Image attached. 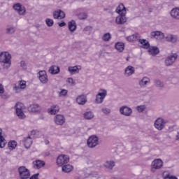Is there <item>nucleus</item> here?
I'll list each match as a JSON object with an SVG mask.
<instances>
[{"instance_id": "obj_33", "label": "nucleus", "mask_w": 179, "mask_h": 179, "mask_svg": "<svg viewBox=\"0 0 179 179\" xmlns=\"http://www.w3.org/2000/svg\"><path fill=\"white\" fill-rule=\"evenodd\" d=\"M138 42L140 43V44L142 45L143 48H145L146 50H148V48L150 47L149 41H148L146 39H138Z\"/></svg>"}, {"instance_id": "obj_11", "label": "nucleus", "mask_w": 179, "mask_h": 179, "mask_svg": "<svg viewBox=\"0 0 179 179\" xmlns=\"http://www.w3.org/2000/svg\"><path fill=\"white\" fill-rule=\"evenodd\" d=\"M38 79L43 85L48 83V76H47V72H45V71H40L38 72Z\"/></svg>"}, {"instance_id": "obj_15", "label": "nucleus", "mask_w": 179, "mask_h": 179, "mask_svg": "<svg viewBox=\"0 0 179 179\" xmlns=\"http://www.w3.org/2000/svg\"><path fill=\"white\" fill-rule=\"evenodd\" d=\"M152 169H155V170H159L163 167V161L160 159H155L152 162Z\"/></svg>"}, {"instance_id": "obj_19", "label": "nucleus", "mask_w": 179, "mask_h": 179, "mask_svg": "<svg viewBox=\"0 0 179 179\" xmlns=\"http://www.w3.org/2000/svg\"><path fill=\"white\" fill-rule=\"evenodd\" d=\"M32 164L34 169H37L38 170L41 169V167H44V166H45V162H44V161L37 159L36 161H34Z\"/></svg>"}, {"instance_id": "obj_48", "label": "nucleus", "mask_w": 179, "mask_h": 179, "mask_svg": "<svg viewBox=\"0 0 179 179\" xmlns=\"http://www.w3.org/2000/svg\"><path fill=\"white\" fill-rule=\"evenodd\" d=\"M59 19H64L65 17V13L62 10H59Z\"/></svg>"}, {"instance_id": "obj_38", "label": "nucleus", "mask_w": 179, "mask_h": 179, "mask_svg": "<svg viewBox=\"0 0 179 179\" xmlns=\"http://www.w3.org/2000/svg\"><path fill=\"white\" fill-rule=\"evenodd\" d=\"M17 146V143L15 141L8 142V149L13 150Z\"/></svg>"}, {"instance_id": "obj_26", "label": "nucleus", "mask_w": 179, "mask_h": 179, "mask_svg": "<svg viewBox=\"0 0 179 179\" xmlns=\"http://www.w3.org/2000/svg\"><path fill=\"white\" fill-rule=\"evenodd\" d=\"M60 69L58 66H51L48 70V72L51 73L52 75H58V73L59 72Z\"/></svg>"}, {"instance_id": "obj_47", "label": "nucleus", "mask_w": 179, "mask_h": 179, "mask_svg": "<svg viewBox=\"0 0 179 179\" xmlns=\"http://www.w3.org/2000/svg\"><path fill=\"white\" fill-rule=\"evenodd\" d=\"M20 66L22 68V69H27V65L26 64V62L21 61L20 62Z\"/></svg>"}, {"instance_id": "obj_5", "label": "nucleus", "mask_w": 179, "mask_h": 179, "mask_svg": "<svg viewBox=\"0 0 179 179\" xmlns=\"http://www.w3.org/2000/svg\"><path fill=\"white\" fill-rule=\"evenodd\" d=\"M166 124H167V120L159 117L155 121L154 126L158 131H162V129H164Z\"/></svg>"}, {"instance_id": "obj_58", "label": "nucleus", "mask_w": 179, "mask_h": 179, "mask_svg": "<svg viewBox=\"0 0 179 179\" xmlns=\"http://www.w3.org/2000/svg\"><path fill=\"white\" fill-rule=\"evenodd\" d=\"M0 138H3V136H2V129H0Z\"/></svg>"}, {"instance_id": "obj_16", "label": "nucleus", "mask_w": 179, "mask_h": 179, "mask_svg": "<svg viewBox=\"0 0 179 179\" xmlns=\"http://www.w3.org/2000/svg\"><path fill=\"white\" fill-rule=\"evenodd\" d=\"M76 102L80 106H85V104H86V103H87V97L85 94L79 95L76 98Z\"/></svg>"}, {"instance_id": "obj_20", "label": "nucleus", "mask_w": 179, "mask_h": 179, "mask_svg": "<svg viewBox=\"0 0 179 179\" xmlns=\"http://www.w3.org/2000/svg\"><path fill=\"white\" fill-rule=\"evenodd\" d=\"M135 73V68L132 66H128L124 70V76H131Z\"/></svg>"}, {"instance_id": "obj_45", "label": "nucleus", "mask_w": 179, "mask_h": 179, "mask_svg": "<svg viewBox=\"0 0 179 179\" xmlns=\"http://www.w3.org/2000/svg\"><path fill=\"white\" fill-rule=\"evenodd\" d=\"M6 145V141L5 140V138L0 137V148H1V149H3V148H5Z\"/></svg>"}, {"instance_id": "obj_6", "label": "nucleus", "mask_w": 179, "mask_h": 179, "mask_svg": "<svg viewBox=\"0 0 179 179\" xmlns=\"http://www.w3.org/2000/svg\"><path fill=\"white\" fill-rule=\"evenodd\" d=\"M107 96V90H100V92H99L96 95L95 103L96 104H101L103 101H104V99Z\"/></svg>"}, {"instance_id": "obj_30", "label": "nucleus", "mask_w": 179, "mask_h": 179, "mask_svg": "<svg viewBox=\"0 0 179 179\" xmlns=\"http://www.w3.org/2000/svg\"><path fill=\"white\" fill-rule=\"evenodd\" d=\"M150 83V79L148 77H143L138 83L139 86L141 87H144V86H146L148 83Z\"/></svg>"}, {"instance_id": "obj_55", "label": "nucleus", "mask_w": 179, "mask_h": 179, "mask_svg": "<svg viewBox=\"0 0 179 179\" xmlns=\"http://www.w3.org/2000/svg\"><path fill=\"white\" fill-rule=\"evenodd\" d=\"M59 27H64V26H66V23L64 22L59 24Z\"/></svg>"}, {"instance_id": "obj_44", "label": "nucleus", "mask_w": 179, "mask_h": 179, "mask_svg": "<svg viewBox=\"0 0 179 179\" xmlns=\"http://www.w3.org/2000/svg\"><path fill=\"white\" fill-rule=\"evenodd\" d=\"M136 110H137L138 113H143V111H145L146 110V106H145V105L138 106L136 107Z\"/></svg>"}, {"instance_id": "obj_4", "label": "nucleus", "mask_w": 179, "mask_h": 179, "mask_svg": "<svg viewBox=\"0 0 179 179\" xmlns=\"http://www.w3.org/2000/svg\"><path fill=\"white\" fill-rule=\"evenodd\" d=\"M10 58H12V56L8 52H1L0 54V62L3 64H8L9 66H10L12 64Z\"/></svg>"}, {"instance_id": "obj_25", "label": "nucleus", "mask_w": 179, "mask_h": 179, "mask_svg": "<svg viewBox=\"0 0 179 179\" xmlns=\"http://www.w3.org/2000/svg\"><path fill=\"white\" fill-rule=\"evenodd\" d=\"M115 48L119 52H122V51H124V50H125V43H124L122 42H117L115 44Z\"/></svg>"}, {"instance_id": "obj_37", "label": "nucleus", "mask_w": 179, "mask_h": 179, "mask_svg": "<svg viewBox=\"0 0 179 179\" xmlns=\"http://www.w3.org/2000/svg\"><path fill=\"white\" fill-rule=\"evenodd\" d=\"M16 31V28L13 26H8L6 28V34H13Z\"/></svg>"}, {"instance_id": "obj_17", "label": "nucleus", "mask_w": 179, "mask_h": 179, "mask_svg": "<svg viewBox=\"0 0 179 179\" xmlns=\"http://www.w3.org/2000/svg\"><path fill=\"white\" fill-rule=\"evenodd\" d=\"M41 110V107L37 103L31 104L28 107V111L29 113H38Z\"/></svg>"}, {"instance_id": "obj_52", "label": "nucleus", "mask_w": 179, "mask_h": 179, "mask_svg": "<svg viewBox=\"0 0 179 179\" xmlns=\"http://www.w3.org/2000/svg\"><path fill=\"white\" fill-rule=\"evenodd\" d=\"M38 176H39V173H36L32 176H31L29 179H38Z\"/></svg>"}, {"instance_id": "obj_40", "label": "nucleus", "mask_w": 179, "mask_h": 179, "mask_svg": "<svg viewBox=\"0 0 179 179\" xmlns=\"http://www.w3.org/2000/svg\"><path fill=\"white\" fill-rule=\"evenodd\" d=\"M154 83L157 87H159L161 89L164 87V83H163V82L160 81L159 80H155Z\"/></svg>"}, {"instance_id": "obj_3", "label": "nucleus", "mask_w": 179, "mask_h": 179, "mask_svg": "<svg viewBox=\"0 0 179 179\" xmlns=\"http://www.w3.org/2000/svg\"><path fill=\"white\" fill-rule=\"evenodd\" d=\"M18 173L20 179H28L30 178V171L26 166H20L18 168Z\"/></svg>"}, {"instance_id": "obj_53", "label": "nucleus", "mask_w": 179, "mask_h": 179, "mask_svg": "<svg viewBox=\"0 0 179 179\" xmlns=\"http://www.w3.org/2000/svg\"><path fill=\"white\" fill-rule=\"evenodd\" d=\"M165 179H178V178H177V177L176 176H171L170 175H167L165 177Z\"/></svg>"}, {"instance_id": "obj_2", "label": "nucleus", "mask_w": 179, "mask_h": 179, "mask_svg": "<svg viewBox=\"0 0 179 179\" xmlns=\"http://www.w3.org/2000/svg\"><path fill=\"white\" fill-rule=\"evenodd\" d=\"M24 107V105L20 102H17L15 106V108L16 110V114L17 117L21 120L26 118V115H24V113H23Z\"/></svg>"}, {"instance_id": "obj_31", "label": "nucleus", "mask_w": 179, "mask_h": 179, "mask_svg": "<svg viewBox=\"0 0 179 179\" xmlns=\"http://www.w3.org/2000/svg\"><path fill=\"white\" fill-rule=\"evenodd\" d=\"M115 166V162H114V161H106L103 164V166L106 167V169H108V170H113Z\"/></svg>"}, {"instance_id": "obj_9", "label": "nucleus", "mask_w": 179, "mask_h": 179, "mask_svg": "<svg viewBox=\"0 0 179 179\" xmlns=\"http://www.w3.org/2000/svg\"><path fill=\"white\" fill-rule=\"evenodd\" d=\"M26 81L20 80L18 82V85L15 84L13 87V90L15 93H20L22 90H24L27 87Z\"/></svg>"}, {"instance_id": "obj_36", "label": "nucleus", "mask_w": 179, "mask_h": 179, "mask_svg": "<svg viewBox=\"0 0 179 179\" xmlns=\"http://www.w3.org/2000/svg\"><path fill=\"white\" fill-rule=\"evenodd\" d=\"M69 29L70 31H75L76 30V22L75 20H71V22H69Z\"/></svg>"}, {"instance_id": "obj_18", "label": "nucleus", "mask_w": 179, "mask_h": 179, "mask_svg": "<svg viewBox=\"0 0 179 179\" xmlns=\"http://www.w3.org/2000/svg\"><path fill=\"white\" fill-rule=\"evenodd\" d=\"M82 69L80 66H69L68 71L71 75H75L79 73V71Z\"/></svg>"}, {"instance_id": "obj_49", "label": "nucleus", "mask_w": 179, "mask_h": 179, "mask_svg": "<svg viewBox=\"0 0 179 179\" xmlns=\"http://www.w3.org/2000/svg\"><path fill=\"white\" fill-rule=\"evenodd\" d=\"M53 17H54V19H59V10L57 11H55L53 13Z\"/></svg>"}, {"instance_id": "obj_32", "label": "nucleus", "mask_w": 179, "mask_h": 179, "mask_svg": "<svg viewBox=\"0 0 179 179\" xmlns=\"http://www.w3.org/2000/svg\"><path fill=\"white\" fill-rule=\"evenodd\" d=\"M166 41L169 43H177V36L173 34H169L165 37Z\"/></svg>"}, {"instance_id": "obj_28", "label": "nucleus", "mask_w": 179, "mask_h": 179, "mask_svg": "<svg viewBox=\"0 0 179 179\" xmlns=\"http://www.w3.org/2000/svg\"><path fill=\"white\" fill-rule=\"evenodd\" d=\"M148 52L150 55H157L160 52V50H159V48L156 46H152L151 48H149Z\"/></svg>"}, {"instance_id": "obj_13", "label": "nucleus", "mask_w": 179, "mask_h": 179, "mask_svg": "<svg viewBox=\"0 0 179 179\" xmlns=\"http://www.w3.org/2000/svg\"><path fill=\"white\" fill-rule=\"evenodd\" d=\"M13 8L20 15H24L26 13V8L20 3L14 4Z\"/></svg>"}, {"instance_id": "obj_50", "label": "nucleus", "mask_w": 179, "mask_h": 179, "mask_svg": "<svg viewBox=\"0 0 179 179\" xmlns=\"http://www.w3.org/2000/svg\"><path fill=\"white\" fill-rule=\"evenodd\" d=\"M68 94V90H62L59 92V96H66Z\"/></svg>"}, {"instance_id": "obj_54", "label": "nucleus", "mask_w": 179, "mask_h": 179, "mask_svg": "<svg viewBox=\"0 0 179 179\" xmlns=\"http://www.w3.org/2000/svg\"><path fill=\"white\" fill-rule=\"evenodd\" d=\"M92 30V27L87 26L85 28H84V31H90Z\"/></svg>"}, {"instance_id": "obj_60", "label": "nucleus", "mask_w": 179, "mask_h": 179, "mask_svg": "<svg viewBox=\"0 0 179 179\" xmlns=\"http://www.w3.org/2000/svg\"><path fill=\"white\" fill-rule=\"evenodd\" d=\"M113 179H118V178H113Z\"/></svg>"}, {"instance_id": "obj_34", "label": "nucleus", "mask_w": 179, "mask_h": 179, "mask_svg": "<svg viewBox=\"0 0 179 179\" xmlns=\"http://www.w3.org/2000/svg\"><path fill=\"white\" fill-rule=\"evenodd\" d=\"M139 38H141V36H139V34H135L130 36H128L127 38V41H136L139 40Z\"/></svg>"}, {"instance_id": "obj_46", "label": "nucleus", "mask_w": 179, "mask_h": 179, "mask_svg": "<svg viewBox=\"0 0 179 179\" xmlns=\"http://www.w3.org/2000/svg\"><path fill=\"white\" fill-rule=\"evenodd\" d=\"M101 111L103 113V114H110V113H111V109L108 108H103Z\"/></svg>"}, {"instance_id": "obj_41", "label": "nucleus", "mask_w": 179, "mask_h": 179, "mask_svg": "<svg viewBox=\"0 0 179 179\" xmlns=\"http://www.w3.org/2000/svg\"><path fill=\"white\" fill-rule=\"evenodd\" d=\"M45 23H46V26H48V27H52V26H54V20L50 19V18H47L45 20Z\"/></svg>"}, {"instance_id": "obj_27", "label": "nucleus", "mask_w": 179, "mask_h": 179, "mask_svg": "<svg viewBox=\"0 0 179 179\" xmlns=\"http://www.w3.org/2000/svg\"><path fill=\"white\" fill-rule=\"evenodd\" d=\"M171 17L173 19H176V20H179V8H175L172 9L170 12Z\"/></svg>"}, {"instance_id": "obj_59", "label": "nucleus", "mask_w": 179, "mask_h": 179, "mask_svg": "<svg viewBox=\"0 0 179 179\" xmlns=\"http://www.w3.org/2000/svg\"><path fill=\"white\" fill-rule=\"evenodd\" d=\"M48 143H50V141H45V145H48Z\"/></svg>"}, {"instance_id": "obj_51", "label": "nucleus", "mask_w": 179, "mask_h": 179, "mask_svg": "<svg viewBox=\"0 0 179 179\" xmlns=\"http://www.w3.org/2000/svg\"><path fill=\"white\" fill-rule=\"evenodd\" d=\"M67 82H68V83H69L70 85H75V81L73 80V78H68Z\"/></svg>"}, {"instance_id": "obj_56", "label": "nucleus", "mask_w": 179, "mask_h": 179, "mask_svg": "<svg viewBox=\"0 0 179 179\" xmlns=\"http://www.w3.org/2000/svg\"><path fill=\"white\" fill-rule=\"evenodd\" d=\"M36 134H37V131L36 130H32L31 131V135H33V136H34V135H36Z\"/></svg>"}, {"instance_id": "obj_29", "label": "nucleus", "mask_w": 179, "mask_h": 179, "mask_svg": "<svg viewBox=\"0 0 179 179\" xmlns=\"http://www.w3.org/2000/svg\"><path fill=\"white\" fill-rule=\"evenodd\" d=\"M62 170L64 173H71V171H72V170H73V166L71 164H65L62 167Z\"/></svg>"}, {"instance_id": "obj_10", "label": "nucleus", "mask_w": 179, "mask_h": 179, "mask_svg": "<svg viewBox=\"0 0 179 179\" xmlns=\"http://www.w3.org/2000/svg\"><path fill=\"white\" fill-rule=\"evenodd\" d=\"M119 111L120 114L124 115V117H131V115H132V108L127 106L120 107Z\"/></svg>"}, {"instance_id": "obj_8", "label": "nucleus", "mask_w": 179, "mask_h": 179, "mask_svg": "<svg viewBox=\"0 0 179 179\" xmlns=\"http://www.w3.org/2000/svg\"><path fill=\"white\" fill-rule=\"evenodd\" d=\"M68 163H69V157L67 155H59L57 159V164L59 167H62V166L68 164Z\"/></svg>"}, {"instance_id": "obj_39", "label": "nucleus", "mask_w": 179, "mask_h": 179, "mask_svg": "<svg viewBox=\"0 0 179 179\" xmlns=\"http://www.w3.org/2000/svg\"><path fill=\"white\" fill-rule=\"evenodd\" d=\"M103 41H110L111 40V34L110 32H108L102 36Z\"/></svg>"}, {"instance_id": "obj_23", "label": "nucleus", "mask_w": 179, "mask_h": 179, "mask_svg": "<svg viewBox=\"0 0 179 179\" xmlns=\"http://www.w3.org/2000/svg\"><path fill=\"white\" fill-rule=\"evenodd\" d=\"M127 22V17H125V15H120L118 17L115 19V23L117 24H124Z\"/></svg>"}, {"instance_id": "obj_43", "label": "nucleus", "mask_w": 179, "mask_h": 179, "mask_svg": "<svg viewBox=\"0 0 179 179\" xmlns=\"http://www.w3.org/2000/svg\"><path fill=\"white\" fill-rule=\"evenodd\" d=\"M3 93H5V88H3V85L0 83V96L1 99H6V96L5 95H3Z\"/></svg>"}, {"instance_id": "obj_57", "label": "nucleus", "mask_w": 179, "mask_h": 179, "mask_svg": "<svg viewBox=\"0 0 179 179\" xmlns=\"http://www.w3.org/2000/svg\"><path fill=\"white\" fill-rule=\"evenodd\" d=\"M176 141H179V131L176 134Z\"/></svg>"}, {"instance_id": "obj_35", "label": "nucleus", "mask_w": 179, "mask_h": 179, "mask_svg": "<svg viewBox=\"0 0 179 179\" xmlns=\"http://www.w3.org/2000/svg\"><path fill=\"white\" fill-rule=\"evenodd\" d=\"M83 117L85 120H92V118H94V114L92 111H87L84 113Z\"/></svg>"}, {"instance_id": "obj_24", "label": "nucleus", "mask_w": 179, "mask_h": 179, "mask_svg": "<svg viewBox=\"0 0 179 179\" xmlns=\"http://www.w3.org/2000/svg\"><path fill=\"white\" fill-rule=\"evenodd\" d=\"M23 143H24V148H26V149H29L33 143V141H31V137L29 136L28 137L24 138L23 140Z\"/></svg>"}, {"instance_id": "obj_42", "label": "nucleus", "mask_w": 179, "mask_h": 179, "mask_svg": "<svg viewBox=\"0 0 179 179\" xmlns=\"http://www.w3.org/2000/svg\"><path fill=\"white\" fill-rule=\"evenodd\" d=\"M78 17V19H80V20H85V19H87V13H80Z\"/></svg>"}, {"instance_id": "obj_12", "label": "nucleus", "mask_w": 179, "mask_h": 179, "mask_svg": "<svg viewBox=\"0 0 179 179\" xmlns=\"http://www.w3.org/2000/svg\"><path fill=\"white\" fill-rule=\"evenodd\" d=\"M65 116L62 114H58L55 116L54 122L56 125H64L65 124Z\"/></svg>"}, {"instance_id": "obj_7", "label": "nucleus", "mask_w": 179, "mask_h": 179, "mask_svg": "<svg viewBox=\"0 0 179 179\" xmlns=\"http://www.w3.org/2000/svg\"><path fill=\"white\" fill-rule=\"evenodd\" d=\"M177 58H178V55H177V53H172L171 55L168 56L165 59L166 66H171V65L176 62Z\"/></svg>"}, {"instance_id": "obj_22", "label": "nucleus", "mask_w": 179, "mask_h": 179, "mask_svg": "<svg viewBox=\"0 0 179 179\" xmlns=\"http://www.w3.org/2000/svg\"><path fill=\"white\" fill-rule=\"evenodd\" d=\"M48 113L51 114V115H55L57 113L59 112V106L58 105H52L50 108L48 110Z\"/></svg>"}, {"instance_id": "obj_14", "label": "nucleus", "mask_w": 179, "mask_h": 179, "mask_svg": "<svg viewBox=\"0 0 179 179\" xmlns=\"http://www.w3.org/2000/svg\"><path fill=\"white\" fill-rule=\"evenodd\" d=\"M151 38H156V40H163L164 38V34L160 31H155L150 33Z\"/></svg>"}, {"instance_id": "obj_1", "label": "nucleus", "mask_w": 179, "mask_h": 179, "mask_svg": "<svg viewBox=\"0 0 179 179\" xmlns=\"http://www.w3.org/2000/svg\"><path fill=\"white\" fill-rule=\"evenodd\" d=\"M99 137L96 135H92L89 137L87 141V145L90 149H94L99 145Z\"/></svg>"}, {"instance_id": "obj_21", "label": "nucleus", "mask_w": 179, "mask_h": 179, "mask_svg": "<svg viewBox=\"0 0 179 179\" xmlns=\"http://www.w3.org/2000/svg\"><path fill=\"white\" fill-rule=\"evenodd\" d=\"M117 13L120 15H127V8L122 3H120L116 8Z\"/></svg>"}]
</instances>
